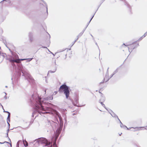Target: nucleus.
<instances>
[{
	"label": "nucleus",
	"mask_w": 147,
	"mask_h": 147,
	"mask_svg": "<svg viewBox=\"0 0 147 147\" xmlns=\"http://www.w3.org/2000/svg\"><path fill=\"white\" fill-rule=\"evenodd\" d=\"M53 98L52 96L41 98L39 95H32L30 100L32 105L34 106V110L32 113V116L33 117L34 115L37 112L44 117H45V115L46 114H53L54 111H55V110L50 107L43 106L42 105L50 104L46 102V101L50 102V100H52Z\"/></svg>",
	"instance_id": "1"
},
{
	"label": "nucleus",
	"mask_w": 147,
	"mask_h": 147,
	"mask_svg": "<svg viewBox=\"0 0 147 147\" xmlns=\"http://www.w3.org/2000/svg\"><path fill=\"white\" fill-rule=\"evenodd\" d=\"M54 134L52 139V141L53 142V145L51 143L48 142L46 138L43 137L36 139V142H37L38 144H45L43 146V147H57L56 143V141L57 138L55 140L54 139Z\"/></svg>",
	"instance_id": "2"
},
{
	"label": "nucleus",
	"mask_w": 147,
	"mask_h": 147,
	"mask_svg": "<svg viewBox=\"0 0 147 147\" xmlns=\"http://www.w3.org/2000/svg\"><path fill=\"white\" fill-rule=\"evenodd\" d=\"M55 111L53 112V113L51 115L53 114L54 113H56L59 119L60 123L59 124V126L58 127L56 131L54 132V139L55 140L57 138L59 137V135L61 133V131L62 130L63 124V121H62V119L60 114L55 110Z\"/></svg>",
	"instance_id": "3"
},
{
	"label": "nucleus",
	"mask_w": 147,
	"mask_h": 147,
	"mask_svg": "<svg viewBox=\"0 0 147 147\" xmlns=\"http://www.w3.org/2000/svg\"><path fill=\"white\" fill-rule=\"evenodd\" d=\"M70 89V87L67 86L65 83L61 85L60 87L59 92H63L67 99L69 97Z\"/></svg>",
	"instance_id": "4"
},
{
	"label": "nucleus",
	"mask_w": 147,
	"mask_h": 147,
	"mask_svg": "<svg viewBox=\"0 0 147 147\" xmlns=\"http://www.w3.org/2000/svg\"><path fill=\"white\" fill-rule=\"evenodd\" d=\"M22 76H24L25 79L27 80L29 82H32L34 81L33 78L28 71H22Z\"/></svg>",
	"instance_id": "5"
},
{
	"label": "nucleus",
	"mask_w": 147,
	"mask_h": 147,
	"mask_svg": "<svg viewBox=\"0 0 147 147\" xmlns=\"http://www.w3.org/2000/svg\"><path fill=\"white\" fill-rule=\"evenodd\" d=\"M136 42H133L132 44L130 45H125L124 43L123 44V45H124L125 46H129V47H128V48L129 52L130 53L132 51V50H133L136 48H137L139 46L138 43H136Z\"/></svg>",
	"instance_id": "6"
},
{
	"label": "nucleus",
	"mask_w": 147,
	"mask_h": 147,
	"mask_svg": "<svg viewBox=\"0 0 147 147\" xmlns=\"http://www.w3.org/2000/svg\"><path fill=\"white\" fill-rule=\"evenodd\" d=\"M14 57L11 56L9 59V60L10 62L13 65H14V62L18 63V55H13Z\"/></svg>",
	"instance_id": "7"
},
{
	"label": "nucleus",
	"mask_w": 147,
	"mask_h": 147,
	"mask_svg": "<svg viewBox=\"0 0 147 147\" xmlns=\"http://www.w3.org/2000/svg\"><path fill=\"white\" fill-rule=\"evenodd\" d=\"M28 37L30 41L31 42H32L34 40L33 33L32 32H30L28 34Z\"/></svg>",
	"instance_id": "8"
},
{
	"label": "nucleus",
	"mask_w": 147,
	"mask_h": 147,
	"mask_svg": "<svg viewBox=\"0 0 147 147\" xmlns=\"http://www.w3.org/2000/svg\"><path fill=\"white\" fill-rule=\"evenodd\" d=\"M48 123L50 124V125H51L52 127H53V125H54L56 127L58 126V124L57 123H55L52 121H50L48 120Z\"/></svg>",
	"instance_id": "9"
},
{
	"label": "nucleus",
	"mask_w": 147,
	"mask_h": 147,
	"mask_svg": "<svg viewBox=\"0 0 147 147\" xmlns=\"http://www.w3.org/2000/svg\"><path fill=\"white\" fill-rule=\"evenodd\" d=\"M135 129H137L138 130H144V129H146L147 130V126H146L145 127H136Z\"/></svg>",
	"instance_id": "10"
},
{
	"label": "nucleus",
	"mask_w": 147,
	"mask_h": 147,
	"mask_svg": "<svg viewBox=\"0 0 147 147\" xmlns=\"http://www.w3.org/2000/svg\"><path fill=\"white\" fill-rule=\"evenodd\" d=\"M110 111H111V112H112V113L111 115L112 116L114 117L117 118L118 120H119L120 119H119L118 116L116 114H115L111 110Z\"/></svg>",
	"instance_id": "11"
},
{
	"label": "nucleus",
	"mask_w": 147,
	"mask_h": 147,
	"mask_svg": "<svg viewBox=\"0 0 147 147\" xmlns=\"http://www.w3.org/2000/svg\"><path fill=\"white\" fill-rule=\"evenodd\" d=\"M120 123V127L122 128L125 129L127 128V129H129L125 125H123L122 123L121 122V121L120 120H119Z\"/></svg>",
	"instance_id": "12"
},
{
	"label": "nucleus",
	"mask_w": 147,
	"mask_h": 147,
	"mask_svg": "<svg viewBox=\"0 0 147 147\" xmlns=\"http://www.w3.org/2000/svg\"><path fill=\"white\" fill-rule=\"evenodd\" d=\"M22 140H23V142L24 144V146L26 147L28 145V142L26 140H24L23 139Z\"/></svg>",
	"instance_id": "13"
},
{
	"label": "nucleus",
	"mask_w": 147,
	"mask_h": 147,
	"mask_svg": "<svg viewBox=\"0 0 147 147\" xmlns=\"http://www.w3.org/2000/svg\"><path fill=\"white\" fill-rule=\"evenodd\" d=\"M147 35V32H146L145 34L138 39V40H141L144 38Z\"/></svg>",
	"instance_id": "14"
},
{
	"label": "nucleus",
	"mask_w": 147,
	"mask_h": 147,
	"mask_svg": "<svg viewBox=\"0 0 147 147\" xmlns=\"http://www.w3.org/2000/svg\"><path fill=\"white\" fill-rule=\"evenodd\" d=\"M56 69H57V68L56 67H55L54 69H53V71H52V70H50V71H49L48 72V74H47V75H48V74L50 73H54L55 72V71H56Z\"/></svg>",
	"instance_id": "15"
},
{
	"label": "nucleus",
	"mask_w": 147,
	"mask_h": 147,
	"mask_svg": "<svg viewBox=\"0 0 147 147\" xmlns=\"http://www.w3.org/2000/svg\"><path fill=\"white\" fill-rule=\"evenodd\" d=\"M108 78H109V73L106 72L105 78H104V81L105 80L106 82L107 79Z\"/></svg>",
	"instance_id": "16"
},
{
	"label": "nucleus",
	"mask_w": 147,
	"mask_h": 147,
	"mask_svg": "<svg viewBox=\"0 0 147 147\" xmlns=\"http://www.w3.org/2000/svg\"><path fill=\"white\" fill-rule=\"evenodd\" d=\"M42 2L45 4V6L46 7V8L47 10V14H48V10H47V5L46 2L44 1L43 0H41Z\"/></svg>",
	"instance_id": "17"
},
{
	"label": "nucleus",
	"mask_w": 147,
	"mask_h": 147,
	"mask_svg": "<svg viewBox=\"0 0 147 147\" xmlns=\"http://www.w3.org/2000/svg\"><path fill=\"white\" fill-rule=\"evenodd\" d=\"M10 113H9V114H8L7 117V121H9V122H10Z\"/></svg>",
	"instance_id": "18"
},
{
	"label": "nucleus",
	"mask_w": 147,
	"mask_h": 147,
	"mask_svg": "<svg viewBox=\"0 0 147 147\" xmlns=\"http://www.w3.org/2000/svg\"><path fill=\"white\" fill-rule=\"evenodd\" d=\"M84 32L82 31L80 33H79L78 35L77 36V37H80V36H81L83 34Z\"/></svg>",
	"instance_id": "19"
},
{
	"label": "nucleus",
	"mask_w": 147,
	"mask_h": 147,
	"mask_svg": "<svg viewBox=\"0 0 147 147\" xmlns=\"http://www.w3.org/2000/svg\"><path fill=\"white\" fill-rule=\"evenodd\" d=\"M37 143V142H36V140L32 142H31L29 144L31 145H32L33 144L34 145V144Z\"/></svg>",
	"instance_id": "20"
},
{
	"label": "nucleus",
	"mask_w": 147,
	"mask_h": 147,
	"mask_svg": "<svg viewBox=\"0 0 147 147\" xmlns=\"http://www.w3.org/2000/svg\"><path fill=\"white\" fill-rule=\"evenodd\" d=\"M114 75V74H112L111 75L110 77L108 78L107 79V80H106V82H107L111 77H112Z\"/></svg>",
	"instance_id": "21"
},
{
	"label": "nucleus",
	"mask_w": 147,
	"mask_h": 147,
	"mask_svg": "<svg viewBox=\"0 0 147 147\" xmlns=\"http://www.w3.org/2000/svg\"><path fill=\"white\" fill-rule=\"evenodd\" d=\"M33 59V58H28V59H26V62H29L31 61Z\"/></svg>",
	"instance_id": "22"
},
{
	"label": "nucleus",
	"mask_w": 147,
	"mask_h": 147,
	"mask_svg": "<svg viewBox=\"0 0 147 147\" xmlns=\"http://www.w3.org/2000/svg\"><path fill=\"white\" fill-rule=\"evenodd\" d=\"M75 101L76 104H77L78 102V98L76 97L75 99Z\"/></svg>",
	"instance_id": "23"
},
{
	"label": "nucleus",
	"mask_w": 147,
	"mask_h": 147,
	"mask_svg": "<svg viewBox=\"0 0 147 147\" xmlns=\"http://www.w3.org/2000/svg\"><path fill=\"white\" fill-rule=\"evenodd\" d=\"M9 131V128L8 129L7 131V137L8 138L9 140L10 141H11L10 139L9 138V137L8 136V133Z\"/></svg>",
	"instance_id": "24"
},
{
	"label": "nucleus",
	"mask_w": 147,
	"mask_h": 147,
	"mask_svg": "<svg viewBox=\"0 0 147 147\" xmlns=\"http://www.w3.org/2000/svg\"><path fill=\"white\" fill-rule=\"evenodd\" d=\"M18 63H19L20 62V61H23V60H26V59H19L18 58Z\"/></svg>",
	"instance_id": "25"
},
{
	"label": "nucleus",
	"mask_w": 147,
	"mask_h": 147,
	"mask_svg": "<svg viewBox=\"0 0 147 147\" xmlns=\"http://www.w3.org/2000/svg\"><path fill=\"white\" fill-rule=\"evenodd\" d=\"M118 69L119 68H117L116 70H115L113 72V74H115L116 73H117V72H118Z\"/></svg>",
	"instance_id": "26"
},
{
	"label": "nucleus",
	"mask_w": 147,
	"mask_h": 147,
	"mask_svg": "<svg viewBox=\"0 0 147 147\" xmlns=\"http://www.w3.org/2000/svg\"><path fill=\"white\" fill-rule=\"evenodd\" d=\"M100 103L102 105L103 107L104 108H105V105L102 102H100Z\"/></svg>",
	"instance_id": "27"
},
{
	"label": "nucleus",
	"mask_w": 147,
	"mask_h": 147,
	"mask_svg": "<svg viewBox=\"0 0 147 147\" xmlns=\"http://www.w3.org/2000/svg\"><path fill=\"white\" fill-rule=\"evenodd\" d=\"M1 56L3 57V53H1V52H0V57H1Z\"/></svg>",
	"instance_id": "28"
},
{
	"label": "nucleus",
	"mask_w": 147,
	"mask_h": 147,
	"mask_svg": "<svg viewBox=\"0 0 147 147\" xmlns=\"http://www.w3.org/2000/svg\"><path fill=\"white\" fill-rule=\"evenodd\" d=\"M94 15H93V16H92V18H91V19L90 20V21H89V22H88V25H88L90 23V22L91 20H92V18H93V17H94Z\"/></svg>",
	"instance_id": "29"
},
{
	"label": "nucleus",
	"mask_w": 147,
	"mask_h": 147,
	"mask_svg": "<svg viewBox=\"0 0 147 147\" xmlns=\"http://www.w3.org/2000/svg\"><path fill=\"white\" fill-rule=\"evenodd\" d=\"M20 141H19L17 143V147H19V142Z\"/></svg>",
	"instance_id": "30"
},
{
	"label": "nucleus",
	"mask_w": 147,
	"mask_h": 147,
	"mask_svg": "<svg viewBox=\"0 0 147 147\" xmlns=\"http://www.w3.org/2000/svg\"><path fill=\"white\" fill-rule=\"evenodd\" d=\"M5 143H7L8 144L9 143V142H6V141H5L4 142H0V144H3Z\"/></svg>",
	"instance_id": "31"
},
{
	"label": "nucleus",
	"mask_w": 147,
	"mask_h": 147,
	"mask_svg": "<svg viewBox=\"0 0 147 147\" xmlns=\"http://www.w3.org/2000/svg\"><path fill=\"white\" fill-rule=\"evenodd\" d=\"M3 42L4 43V44L5 45V46L7 47L8 48V47H7V45H6V41L5 40H4L3 41Z\"/></svg>",
	"instance_id": "32"
},
{
	"label": "nucleus",
	"mask_w": 147,
	"mask_h": 147,
	"mask_svg": "<svg viewBox=\"0 0 147 147\" xmlns=\"http://www.w3.org/2000/svg\"><path fill=\"white\" fill-rule=\"evenodd\" d=\"M88 26V25H87V26H86V27L84 28V29L82 31L84 32L85 31V30L86 29V28Z\"/></svg>",
	"instance_id": "33"
},
{
	"label": "nucleus",
	"mask_w": 147,
	"mask_h": 147,
	"mask_svg": "<svg viewBox=\"0 0 147 147\" xmlns=\"http://www.w3.org/2000/svg\"><path fill=\"white\" fill-rule=\"evenodd\" d=\"M111 110H109L108 111L109 112V113L111 115L112 113V112L110 111Z\"/></svg>",
	"instance_id": "34"
},
{
	"label": "nucleus",
	"mask_w": 147,
	"mask_h": 147,
	"mask_svg": "<svg viewBox=\"0 0 147 147\" xmlns=\"http://www.w3.org/2000/svg\"><path fill=\"white\" fill-rule=\"evenodd\" d=\"M3 112H5V113H8V114H9V113H9V112L8 111H5V110H4Z\"/></svg>",
	"instance_id": "35"
},
{
	"label": "nucleus",
	"mask_w": 147,
	"mask_h": 147,
	"mask_svg": "<svg viewBox=\"0 0 147 147\" xmlns=\"http://www.w3.org/2000/svg\"><path fill=\"white\" fill-rule=\"evenodd\" d=\"M67 50V51H68V49H65V50H62V51H59V52H61L63 51H65V50Z\"/></svg>",
	"instance_id": "36"
},
{
	"label": "nucleus",
	"mask_w": 147,
	"mask_h": 147,
	"mask_svg": "<svg viewBox=\"0 0 147 147\" xmlns=\"http://www.w3.org/2000/svg\"><path fill=\"white\" fill-rule=\"evenodd\" d=\"M7 123L8 124V126H9V125H10V124L9 123V121H7Z\"/></svg>",
	"instance_id": "37"
},
{
	"label": "nucleus",
	"mask_w": 147,
	"mask_h": 147,
	"mask_svg": "<svg viewBox=\"0 0 147 147\" xmlns=\"http://www.w3.org/2000/svg\"><path fill=\"white\" fill-rule=\"evenodd\" d=\"M127 6L129 9L131 8V7L129 4H127Z\"/></svg>",
	"instance_id": "38"
},
{
	"label": "nucleus",
	"mask_w": 147,
	"mask_h": 147,
	"mask_svg": "<svg viewBox=\"0 0 147 147\" xmlns=\"http://www.w3.org/2000/svg\"><path fill=\"white\" fill-rule=\"evenodd\" d=\"M18 74L19 75H21V71H19L18 72Z\"/></svg>",
	"instance_id": "39"
},
{
	"label": "nucleus",
	"mask_w": 147,
	"mask_h": 147,
	"mask_svg": "<svg viewBox=\"0 0 147 147\" xmlns=\"http://www.w3.org/2000/svg\"><path fill=\"white\" fill-rule=\"evenodd\" d=\"M5 96H4V98L5 99H7V97L6 96V95L7 94L6 93H5Z\"/></svg>",
	"instance_id": "40"
},
{
	"label": "nucleus",
	"mask_w": 147,
	"mask_h": 147,
	"mask_svg": "<svg viewBox=\"0 0 147 147\" xmlns=\"http://www.w3.org/2000/svg\"><path fill=\"white\" fill-rule=\"evenodd\" d=\"M50 53H51V54H52V55H53L54 56H55V54H56L57 53H55V54H53L52 52H50Z\"/></svg>",
	"instance_id": "41"
},
{
	"label": "nucleus",
	"mask_w": 147,
	"mask_h": 147,
	"mask_svg": "<svg viewBox=\"0 0 147 147\" xmlns=\"http://www.w3.org/2000/svg\"><path fill=\"white\" fill-rule=\"evenodd\" d=\"M109 67H108V68H107V70L106 72L109 73Z\"/></svg>",
	"instance_id": "42"
},
{
	"label": "nucleus",
	"mask_w": 147,
	"mask_h": 147,
	"mask_svg": "<svg viewBox=\"0 0 147 147\" xmlns=\"http://www.w3.org/2000/svg\"><path fill=\"white\" fill-rule=\"evenodd\" d=\"M90 35L91 36H92V37H93V40H94V38H93V36H92V34H90Z\"/></svg>",
	"instance_id": "43"
},
{
	"label": "nucleus",
	"mask_w": 147,
	"mask_h": 147,
	"mask_svg": "<svg viewBox=\"0 0 147 147\" xmlns=\"http://www.w3.org/2000/svg\"><path fill=\"white\" fill-rule=\"evenodd\" d=\"M78 38H79L78 37H77V39H76L75 40V41H74V42H76V41H77V40L78 39Z\"/></svg>",
	"instance_id": "44"
},
{
	"label": "nucleus",
	"mask_w": 147,
	"mask_h": 147,
	"mask_svg": "<svg viewBox=\"0 0 147 147\" xmlns=\"http://www.w3.org/2000/svg\"><path fill=\"white\" fill-rule=\"evenodd\" d=\"M48 35H49V39H50V37H51L50 36L49 34H48Z\"/></svg>",
	"instance_id": "45"
},
{
	"label": "nucleus",
	"mask_w": 147,
	"mask_h": 147,
	"mask_svg": "<svg viewBox=\"0 0 147 147\" xmlns=\"http://www.w3.org/2000/svg\"><path fill=\"white\" fill-rule=\"evenodd\" d=\"M95 44L98 46V48H99V47H98V45H97V42H96Z\"/></svg>",
	"instance_id": "46"
},
{
	"label": "nucleus",
	"mask_w": 147,
	"mask_h": 147,
	"mask_svg": "<svg viewBox=\"0 0 147 147\" xmlns=\"http://www.w3.org/2000/svg\"><path fill=\"white\" fill-rule=\"evenodd\" d=\"M105 109H106V110L108 111L109 110H108V109H107V108L105 106Z\"/></svg>",
	"instance_id": "47"
},
{
	"label": "nucleus",
	"mask_w": 147,
	"mask_h": 147,
	"mask_svg": "<svg viewBox=\"0 0 147 147\" xmlns=\"http://www.w3.org/2000/svg\"><path fill=\"white\" fill-rule=\"evenodd\" d=\"M63 111H66V109H63Z\"/></svg>",
	"instance_id": "48"
},
{
	"label": "nucleus",
	"mask_w": 147,
	"mask_h": 147,
	"mask_svg": "<svg viewBox=\"0 0 147 147\" xmlns=\"http://www.w3.org/2000/svg\"><path fill=\"white\" fill-rule=\"evenodd\" d=\"M75 42L74 41V42H73V44H72V46H73V45L75 43Z\"/></svg>",
	"instance_id": "49"
},
{
	"label": "nucleus",
	"mask_w": 147,
	"mask_h": 147,
	"mask_svg": "<svg viewBox=\"0 0 147 147\" xmlns=\"http://www.w3.org/2000/svg\"><path fill=\"white\" fill-rule=\"evenodd\" d=\"M102 98H103V101H105V99L104 98V97H102Z\"/></svg>",
	"instance_id": "50"
},
{
	"label": "nucleus",
	"mask_w": 147,
	"mask_h": 147,
	"mask_svg": "<svg viewBox=\"0 0 147 147\" xmlns=\"http://www.w3.org/2000/svg\"><path fill=\"white\" fill-rule=\"evenodd\" d=\"M105 0H102V3Z\"/></svg>",
	"instance_id": "51"
},
{
	"label": "nucleus",
	"mask_w": 147,
	"mask_h": 147,
	"mask_svg": "<svg viewBox=\"0 0 147 147\" xmlns=\"http://www.w3.org/2000/svg\"><path fill=\"white\" fill-rule=\"evenodd\" d=\"M42 47L43 48H47V47Z\"/></svg>",
	"instance_id": "52"
},
{
	"label": "nucleus",
	"mask_w": 147,
	"mask_h": 147,
	"mask_svg": "<svg viewBox=\"0 0 147 147\" xmlns=\"http://www.w3.org/2000/svg\"><path fill=\"white\" fill-rule=\"evenodd\" d=\"M1 105V106H2V109H3V110H4V109H3V106H2V105Z\"/></svg>",
	"instance_id": "53"
},
{
	"label": "nucleus",
	"mask_w": 147,
	"mask_h": 147,
	"mask_svg": "<svg viewBox=\"0 0 147 147\" xmlns=\"http://www.w3.org/2000/svg\"><path fill=\"white\" fill-rule=\"evenodd\" d=\"M47 50H48V51H49L50 53V52H51L49 51V50L47 48Z\"/></svg>",
	"instance_id": "54"
},
{
	"label": "nucleus",
	"mask_w": 147,
	"mask_h": 147,
	"mask_svg": "<svg viewBox=\"0 0 147 147\" xmlns=\"http://www.w3.org/2000/svg\"><path fill=\"white\" fill-rule=\"evenodd\" d=\"M10 145L11 146V143L10 144Z\"/></svg>",
	"instance_id": "55"
},
{
	"label": "nucleus",
	"mask_w": 147,
	"mask_h": 147,
	"mask_svg": "<svg viewBox=\"0 0 147 147\" xmlns=\"http://www.w3.org/2000/svg\"><path fill=\"white\" fill-rule=\"evenodd\" d=\"M45 81H46V82L47 83V80H46V79Z\"/></svg>",
	"instance_id": "56"
},
{
	"label": "nucleus",
	"mask_w": 147,
	"mask_h": 147,
	"mask_svg": "<svg viewBox=\"0 0 147 147\" xmlns=\"http://www.w3.org/2000/svg\"><path fill=\"white\" fill-rule=\"evenodd\" d=\"M85 105H82V106H81V107L83 106H85Z\"/></svg>",
	"instance_id": "57"
},
{
	"label": "nucleus",
	"mask_w": 147,
	"mask_h": 147,
	"mask_svg": "<svg viewBox=\"0 0 147 147\" xmlns=\"http://www.w3.org/2000/svg\"><path fill=\"white\" fill-rule=\"evenodd\" d=\"M5 87L6 88H7V86H5Z\"/></svg>",
	"instance_id": "58"
},
{
	"label": "nucleus",
	"mask_w": 147,
	"mask_h": 147,
	"mask_svg": "<svg viewBox=\"0 0 147 147\" xmlns=\"http://www.w3.org/2000/svg\"><path fill=\"white\" fill-rule=\"evenodd\" d=\"M55 92V94H56V93H57V92Z\"/></svg>",
	"instance_id": "59"
},
{
	"label": "nucleus",
	"mask_w": 147,
	"mask_h": 147,
	"mask_svg": "<svg viewBox=\"0 0 147 147\" xmlns=\"http://www.w3.org/2000/svg\"><path fill=\"white\" fill-rule=\"evenodd\" d=\"M45 94L46 93V90H45Z\"/></svg>",
	"instance_id": "60"
},
{
	"label": "nucleus",
	"mask_w": 147,
	"mask_h": 147,
	"mask_svg": "<svg viewBox=\"0 0 147 147\" xmlns=\"http://www.w3.org/2000/svg\"><path fill=\"white\" fill-rule=\"evenodd\" d=\"M122 134V133H121V134H120L119 135H120V136L121 135V134Z\"/></svg>",
	"instance_id": "61"
},
{
	"label": "nucleus",
	"mask_w": 147,
	"mask_h": 147,
	"mask_svg": "<svg viewBox=\"0 0 147 147\" xmlns=\"http://www.w3.org/2000/svg\"><path fill=\"white\" fill-rule=\"evenodd\" d=\"M65 121H66V119H65Z\"/></svg>",
	"instance_id": "62"
},
{
	"label": "nucleus",
	"mask_w": 147,
	"mask_h": 147,
	"mask_svg": "<svg viewBox=\"0 0 147 147\" xmlns=\"http://www.w3.org/2000/svg\"><path fill=\"white\" fill-rule=\"evenodd\" d=\"M100 92V93H101V94H102V93H101V92Z\"/></svg>",
	"instance_id": "63"
},
{
	"label": "nucleus",
	"mask_w": 147,
	"mask_h": 147,
	"mask_svg": "<svg viewBox=\"0 0 147 147\" xmlns=\"http://www.w3.org/2000/svg\"><path fill=\"white\" fill-rule=\"evenodd\" d=\"M6 1V0H3L2 1Z\"/></svg>",
	"instance_id": "64"
}]
</instances>
